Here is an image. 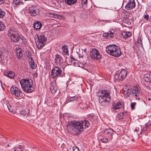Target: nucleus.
I'll return each mask as SVG.
<instances>
[{"mask_svg": "<svg viewBox=\"0 0 151 151\" xmlns=\"http://www.w3.org/2000/svg\"><path fill=\"white\" fill-rule=\"evenodd\" d=\"M148 100L150 101L151 100V99L150 98H148Z\"/></svg>", "mask_w": 151, "mask_h": 151, "instance_id": "5fc2aeb1", "label": "nucleus"}, {"mask_svg": "<svg viewBox=\"0 0 151 151\" xmlns=\"http://www.w3.org/2000/svg\"><path fill=\"white\" fill-rule=\"evenodd\" d=\"M2 104L5 110L7 109V108H8L9 105H10L8 101L6 100H4Z\"/></svg>", "mask_w": 151, "mask_h": 151, "instance_id": "cd10ccee", "label": "nucleus"}, {"mask_svg": "<svg viewBox=\"0 0 151 151\" xmlns=\"http://www.w3.org/2000/svg\"><path fill=\"white\" fill-rule=\"evenodd\" d=\"M113 130L111 128L106 129L104 132V136L106 137L109 138V140H111L113 137L112 135L114 134Z\"/></svg>", "mask_w": 151, "mask_h": 151, "instance_id": "9b49d317", "label": "nucleus"}, {"mask_svg": "<svg viewBox=\"0 0 151 151\" xmlns=\"http://www.w3.org/2000/svg\"><path fill=\"white\" fill-rule=\"evenodd\" d=\"M132 35L131 33L129 32H123L122 33L121 37L124 39L128 38Z\"/></svg>", "mask_w": 151, "mask_h": 151, "instance_id": "6ab92c4d", "label": "nucleus"}, {"mask_svg": "<svg viewBox=\"0 0 151 151\" xmlns=\"http://www.w3.org/2000/svg\"><path fill=\"white\" fill-rule=\"evenodd\" d=\"M111 140H109V138H104L101 139L100 140V141L103 143H107L111 141Z\"/></svg>", "mask_w": 151, "mask_h": 151, "instance_id": "4c0bfd02", "label": "nucleus"}, {"mask_svg": "<svg viewBox=\"0 0 151 151\" xmlns=\"http://www.w3.org/2000/svg\"><path fill=\"white\" fill-rule=\"evenodd\" d=\"M150 150H151V148L150 149Z\"/></svg>", "mask_w": 151, "mask_h": 151, "instance_id": "052dcab7", "label": "nucleus"}, {"mask_svg": "<svg viewBox=\"0 0 151 151\" xmlns=\"http://www.w3.org/2000/svg\"><path fill=\"white\" fill-rule=\"evenodd\" d=\"M16 55L17 58L22 60L24 58V56L23 54L22 50L20 48L16 49Z\"/></svg>", "mask_w": 151, "mask_h": 151, "instance_id": "4468645a", "label": "nucleus"}, {"mask_svg": "<svg viewBox=\"0 0 151 151\" xmlns=\"http://www.w3.org/2000/svg\"><path fill=\"white\" fill-rule=\"evenodd\" d=\"M6 0H0V3L1 4L6 2Z\"/></svg>", "mask_w": 151, "mask_h": 151, "instance_id": "de8ad7c7", "label": "nucleus"}, {"mask_svg": "<svg viewBox=\"0 0 151 151\" xmlns=\"http://www.w3.org/2000/svg\"><path fill=\"white\" fill-rule=\"evenodd\" d=\"M122 103L119 101L113 106V109L114 110L119 109L122 107Z\"/></svg>", "mask_w": 151, "mask_h": 151, "instance_id": "5701e85b", "label": "nucleus"}, {"mask_svg": "<svg viewBox=\"0 0 151 151\" xmlns=\"http://www.w3.org/2000/svg\"><path fill=\"white\" fill-rule=\"evenodd\" d=\"M82 51H83L85 53H86V48H85L83 49H82Z\"/></svg>", "mask_w": 151, "mask_h": 151, "instance_id": "09e8293b", "label": "nucleus"}, {"mask_svg": "<svg viewBox=\"0 0 151 151\" xmlns=\"http://www.w3.org/2000/svg\"><path fill=\"white\" fill-rule=\"evenodd\" d=\"M77 97L76 96H73L71 97L70 99H68L65 102V103H68V102L70 101H76L77 100Z\"/></svg>", "mask_w": 151, "mask_h": 151, "instance_id": "c756f323", "label": "nucleus"}, {"mask_svg": "<svg viewBox=\"0 0 151 151\" xmlns=\"http://www.w3.org/2000/svg\"><path fill=\"white\" fill-rule=\"evenodd\" d=\"M7 147H9V145H7Z\"/></svg>", "mask_w": 151, "mask_h": 151, "instance_id": "13d9d810", "label": "nucleus"}, {"mask_svg": "<svg viewBox=\"0 0 151 151\" xmlns=\"http://www.w3.org/2000/svg\"><path fill=\"white\" fill-rule=\"evenodd\" d=\"M144 79L147 82L151 83V73H147L145 74Z\"/></svg>", "mask_w": 151, "mask_h": 151, "instance_id": "412c9836", "label": "nucleus"}, {"mask_svg": "<svg viewBox=\"0 0 151 151\" xmlns=\"http://www.w3.org/2000/svg\"><path fill=\"white\" fill-rule=\"evenodd\" d=\"M106 51L108 54L116 57H119L121 54L119 47L114 45L107 46L106 47Z\"/></svg>", "mask_w": 151, "mask_h": 151, "instance_id": "7ed1b4c3", "label": "nucleus"}, {"mask_svg": "<svg viewBox=\"0 0 151 151\" xmlns=\"http://www.w3.org/2000/svg\"><path fill=\"white\" fill-rule=\"evenodd\" d=\"M73 151H79L78 148L76 146L73 147Z\"/></svg>", "mask_w": 151, "mask_h": 151, "instance_id": "c03bdc74", "label": "nucleus"}, {"mask_svg": "<svg viewBox=\"0 0 151 151\" xmlns=\"http://www.w3.org/2000/svg\"><path fill=\"white\" fill-rule=\"evenodd\" d=\"M65 75V73L60 68L55 66L52 70L50 76L53 78H55L58 77H63Z\"/></svg>", "mask_w": 151, "mask_h": 151, "instance_id": "423d86ee", "label": "nucleus"}, {"mask_svg": "<svg viewBox=\"0 0 151 151\" xmlns=\"http://www.w3.org/2000/svg\"><path fill=\"white\" fill-rule=\"evenodd\" d=\"M145 126L146 127V128H147L148 127V124H145Z\"/></svg>", "mask_w": 151, "mask_h": 151, "instance_id": "3c124183", "label": "nucleus"}, {"mask_svg": "<svg viewBox=\"0 0 151 151\" xmlns=\"http://www.w3.org/2000/svg\"><path fill=\"white\" fill-rule=\"evenodd\" d=\"M50 89L52 93H55L57 90V87L55 82H52L51 83L50 86Z\"/></svg>", "mask_w": 151, "mask_h": 151, "instance_id": "a211bd4d", "label": "nucleus"}, {"mask_svg": "<svg viewBox=\"0 0 151 151\" xmlns=\"http://www.w3.org/2000/svg\"><path fill=\"white\" fill-rule=\"evenodd\" d=\"M81 3L82 5L84 7L87 6V0H81Z\"/></svg>", "mask_w": 151, "mask_h": 151, "instance_id": "58836bf2", "label": "nucleus"}, {"mask_svg": "<svg viewBox=\"0 0 151 151\" xmlns=\"http://www.w3.org/2000/svg\"><path fill=\"white\" fill-rule=\"evenodd\" d=\"M135 6L134 0H129L128 2L125 6V8L127 10H129L134 8Z\"/></svg>", "mask_w": 151, "mask_h": 151, "instance_id": "2eb2a0df", "label": "nucleus"}, {"mask_svg": "<svg viewBox=\"0 0 151 151\" xmlns=\"http://www.w3.org/2000/svg\"><path fill=\"white\" fill-rule=\"evenodd\" d=\"M8 34L12 41L15 42H18L20 41L22 42V39L19 34H17L15 29H14L10 28L8 30Z\"/></svg>", "mask_w": 151, "mask_h": 151, "instance_id": "20e7f679", "label": "nucleus"}, {"mask_svg": "<svg viewBox=\"0 0 151 151\" xmlns=\"http://www.w3.org/2000/svg\"><path fill=\"white\" fill-rule=\"evenodd\" d=\"M55 16H56L57 15H54L52 14V16H51V17L55 18L56 17H55Z\"/></svg>", "mask_w": 151, "mask_h": 151, "instance_id": "8fccbe9b", "label": "nucleus"}, {"mask_svg": "<svg viewBox=\"0 0 151 151\" xmlns=\"http://www.w3.org/2000/svg\"><path fill=\"white\" fill-rule=\"evenodd\" d=\"M150 20L151 21V16L150 17Z\"/></svg>", "mask_w": 151, "mask_h": 151, "instance_id": "6e6d98bb", "label": "nucleus"}, {"mask_svg": "<svg viewBox=\"0 0 151 151\" xmlns=\"http://www.w3.org/2000/svg\"><path fill=\"white\" fill-rule=\"evenodd\" d=\"M33 26L35 29L37 30L41 28L42 27V24L40 22L36 21L34 23Z\"/></svg>", "mask_w": 151, "mask_h": 151, "instance_id": "aec40b11", "label": "nucleus"}, {"mask_svg": "<svg viewBox=\"0 0 151 151\" xmlns=\"http://www.w3.org/2000/svg\"><path fill=\"white\" fill-rule=\"evenodd\" d=\"M78 108L81 109H86L88 108V106L86 103H80L78 104Z\"/></svg>", "mask_w": 151, "mask_h": 151, "instance_id": "b1692460", "label": "nucleus"}, {"mask_svg": "<svg viewBox=\"0 0 151 151\" xmlns=\"http://www.w3.org/2000/svg\"><path fill=\"white\" fill-rule=\"evenodd\" d=\"M110 101H106V99H102L99 98V102L101 103V105L103 106L108 105Z\"/></svg>", "mask_w": 151, "mask_h": 151, "instance_id": "4be33fe9", "label": "nucleus"}, {"mask_svg": "<svg viewBox=\"0 0 151 151\" xmlns=\"http://www.w3.org/2000/svg\"><path fill=\"white\" fill-rule=\"evenodd\" d=\"M78 66H80V65H79Z\"/></svg>", "mask_w": 151, "mask_h": 151, "instance_id": "bf43d9fd", "label": "nucleus"}, {"mask_svg": "<svg viewBox=\"0 0 151 151\" xmlns=\"http://www.w3.org/2000/svg\"><path fill=\"white\" fill-rule=\"evenodd\" d=\"M74 12L73 11L68 12H67V14L68 16H72L74 14Z\"/></svg>", "mask_w": 151, "mask_h": 151, "instance_id": "37998d69", "label": "nucleus"}, {"mask_svg": "<svg viewBox=\"0 0 151 151\" xmlns=\"http://www.w3.org/2000/svg\"><path fill=\"white\" fill-rule=\"evenodd\" d=\"M117 116L119 119H123L124 117V113H122L119 114Z\"/></svg>", "mask_w": 151, "mask_h": 151, "instance_id": "ea45409f", "label": "nucleus"}, {"mask_svg": "<svg viewBox=\"0 0 151 151\" xmlns=\"http://www.w3.org/2000/svg\"><path fill=\"white\" fill-rule=\"evenodd\" d=\"M10 91L12 94L16 96L19 97H22V93L20 92V91L16 86H12L10 89Z\"/></svg>", "mask_w": 151, "mask_h": 151, "instance_id": "9d476101", "label": "nucleus"}, {"mask_svg": "<svg viewBox=\"0 0 151 151\" xmlns=\"http://www.w3.org/2000/svg\"><path fill=\"white\" fill-rule=\"evenodd\" d=\"M83 56H84V55L83 54V52L82 51L81 52V51H80L78 53V56H79V57L80 58H83Z\"/></svg>", "mask_w": 151, "mask_h": 151, "instance_id": "79ce46f5", "label": "nucleus"}, {"mask_svg": "<svg viewBox=\"0 0 151 151\" xmlns=\"http://www.w3.org/2000/svg\"><path fill=\"white\" fill-rule=\"evenodd\" d=\"M89 125V122L87 120L81 122L74 121H70L68 123L67 128L70 134L77 135L80 134L84 128L88 127Z\"/></svg>", "mask_w": 151, "mask_h": 151, "instance_id": "f257e3e1", "label": "nucleus"}, {"mask_svg": "<svg viewBox=\"0 0 151 151\" xmlns=\"http://www.w3.org/2000/svg\"><path fill=\"white\" fill-rule=\"evenodd\" d=\"M5 27L4 24V23L0 20V32L4 30Z\"/></svg>", "mask_w": 151, "mask_h": 151, "instance_id": "e433bc0d", "label": "nucleus"}, {"mask_svg": "<svg viewBox=\"0 0 151 151\" xmlns=\"http://www.w3.org/2000/svg\"><path fill=\"white\" fill-rule=\"evenodd\" d=\"M26 53L27 56L29 60H31V59H32V60L33 59V58L32 57V53L31 52L28 51H27Z\"/></svg>", "mask_w": 151, "mask_h": 151, "instance_id": "c9c22d12", "label": "nucleus"}, {"mask_svg": "<svg viewBox=\"0 0 151 151\" xmlns=\"http://www.w3.org/2000/svg\"><path fill=\"white\" fill-rule=\"evenodd\" d=\"M21 88L27 93H31L35 91L32 81L30 79H23L20 81Z\"/></svg>", "mask_w": 151, "mask_h": 151, "instance_id": "f03ea898", "label": "nucleus"}, {"mask_svg": "<svg viewBox=\"0 0 151 151\" xmlns=\"http://www.w3.org/2000/svg\"><path fill=\"white\" fill-rule=\"evenodd\" d=\"M54 62L56 65L59 66H61L64 64L63 60L62 59V57L59 55H55Z\"/></svg>", "mask_w": 151, "mask_h": 151, "instance_id": "f8f14e48", "label": "nucleus"}, {"mask_svg": "<svg viewBox=\"0 0 151 151\" xmlns=\"http://www.w3.org/2000/svg\"><path fill=\"white\" fill-rule=\"evenodd\" d=\"M137 131V128H136L135 129V131Z\"/></svg>", "mask_w": 151, "mask_h": 151, "instance_id": "864d4df0", "label": "nucleus"}, {"mask_svg": "<svg viewBox=\"0 0 151 151\" xmlns=\"http://www.w3.org/2000/svg\"><path fill=\"white\" fill-rule=\"evenodd\" d=\"M149 16L148 14L144 15V18L145 19H146L147 21H148L149 19Z\"/></svg>", "mask_w": 151, "mask_h": 151, "instance_id": "a18cd8bd", "label": "nucleus"}, {"mask_svg": "<svg viewBox=\"0 0 151 151\" xmlns=\"http://www.w3.org/2000/svg\"><path fill=\"white\" fill-rule=\"evenodd\" d=\"M4 74L6 76L10 78H13L14 76V73L12 71H9L6 72L4 73Z\"/></svg>", "mask_w": 151, "mask_h": 151, "instance_id": "393cba45", "label": "nucleus"}, {"mask_svg": "<svg viewBox=\"0 0 151 151\" xmlns=\"http://www.w3.org/2000/svg\"><path fill=\"white\" fill-rule=\"evenodd\" d=\"M127 71L124 69L121 70L119 73H116L114 75V78L122 81L127 76Z\"/></svg>", "mask_w": 151, "mask_h": 151, "instance_id": "6e6552de", "label": "nucleus"}, {"mask_svg": "<svg viewBox=\"0 0 151 151\" xmlns=\"http://www.w3.org/2000/svg\"><path fill=\"white\" fill-rule=\"evenodd\" d=\"M140 98H138V100H140Z\"/></svg>", "mask_w": 151, "mask_h": 151, "instance_id": "4d7b16f0", "label": "nucleus"}, {"mask_svg": "<svg viewBox=\"0 0 151 151\" xmlns=\"http://www.w3.org/2000/svg\"><path fill=\"white\" fill-rule=\"evenodd\" d=\"M65 2L68 5H71L75 4L77 0H65Z\"/></svg>", "mask_w": 151, "mask_h": 151, "instance_id": "bb28decb", "label": "nucleus"}, {"mask_svg": "<svg viewBox=\"0 0 151 151\" xmlns=\"http://www.w3.org/2000/svg\"><path fill=\"white\" fill-rule=\"evenodd\" d=\"M27 111H26L25 110H22L20 111L19 113L21 115H22L23 116H25L26 114H27L28 115H29L28 113H29V109H27Z\"/></svg>", "mask_w": 151, "mask_h": 151, "instance_id": "7c9ffc66", "label": "nucleus"}, {"mask_svg": "<svg viewBox=\"0 0 151 151\" xmlns=\"http://www.w3.org/2000/svg\"><path fill=\"white\" fill-rule=\"evenodd\" d=\"M63 51V54L65 55H68V51L67 47L65 46H64L62 47Z\"/></svg>", "mask_w": 151, "mask_h": 151, "instance_id": "473e14b6", "label": "nucleus"}, {"mask_svg": "<svg viewBox=\"0 0 151 151\" xmlns=\"http://www.w3.org/2000/svg\"><path fill=\"white\" fill-rule=\"evenodd\" d=\"M7 109L9 110L10 112H11L12 113L14 114L16 112L15 108L10 104L9 105Z\"/></svg>", "mask_w": 151, "mask_h": 151, "instance_id": "c85d7f7f", "label": "nucleus"}, {"mask_svg": "<svg viewBox=\"0 0 151 151\" xmlns=\"http://www.w3.org/2000/svg\"><path fill=\"white\" fill-rule=\"evenodd\" d=\"M114 32L115 31L113 29H111L108 32L104 33L103 36L105 38L113 37L114 35Z\"/></svg>", "mask_w": 151, "mask_h": 151, "instance_id": "dca6fc26", "label": "nucleus"}, {"mask_svg": "<svg viewBox=\"0 0 151 151\" xmlns=\"http://www.w3.org/2000/svg\"><path fill=\"white\" fill-rule=\"evenodd\" d=\"M29 12L31 16H35L39 14L40 11L39 9L36 7L33 6L29 8Z\"/></svg>", "mask_w": 151, "mask_h": 151, "instance_id": "ddd939ff", "label": "nucleus"}, {"mask_svg": "<svg viewBox=\"0 0 151 151\" xmlns=\"http://www.w3.org/2000/svg\"><path fill=\"white\" fill-rule=\"evenodd\" d=\"M38 40L36 42L37 46L38 48H41L44 45L47 38L44 35H37Z\"/></svg>", "mask_w": 151, "mask_h": 151, "instance_id": "0eeeda50", "label": "nucleus"}, {"mask_svg": "<svg viewBox=\"0 0 151 151\" xmlns=\"http://www.w3.org/2000/svg\"><path fill=\"white\" fill-rule=\"evenodd\" d=\"M29 67L32 69H34L36 68V65L33 59L29 61Z\"/></svg>", "mask_w": 151, "mask_h": 151, "instance_id": "a878e982", "label": "nucleus"}, {"mask_svg": "<svg viewBox=\"0 0 151 151\" xmlns=\"http://www.w3.org/2000/svg\"><path fill=\"white\" fill-rule=\"evenodd\" d=\"M126 90V91H124V94L126 96H129L131 92V88L130 89L129 88H125Z\"/></svg>", "mask_w": 151, "mask_h": 151, "instance_id": "2f4dec72", "label": "nucleus"}, {"mask_svg": "<svg viewBox=\"0 0 151 151\" xmlns=\"http://www.w3.org/2000/svg\"><path fill=\"white\" fill-rule=\"evenodd\" d=\"M136 104V102H132L131 104V108L132 110L135 109V106Z\"/></svg>", "mask_w": 151, "mask_h": 151, "instance_id": "a19ab883", "label": "nucleus"}, {"mask_svg": "<svg viewBox=\"0 0 151 151\" xmlns=\"http://www.w3.org/2000/svg\"><path fill=\"white\" fill-rule=\"evenodd\" d=\"M98 94L99 98L106 99V101H110V92L107 87H105L99 90Z\"/></svg>", "mask_w": 151, "mask_h": 151, "instance_id": "39448f33", "label": "nucleus"}, {"mask_svg": "<svg viewBox=\"0 0 151 151\" xmlns=\"http://www.w3.org/2000/svg\"><path fill=\"white\" fill-rule=\"evenodd\" d=\"M140 90L138 86L134 87L132 89V95L133 96H137L139 93Z\"/></svg>", "mask_w": 151, "mask_h": 151, "instance_id": "f3484780", "label": "nucleus"}, {"mask_svg": "<svg viewBox=\"0 0 151 151\" xmlns=\"http://www.w3.org/2000/svg\"><path fill=\"white\" fill-rule=\"evenodd\" d=\"M137 42L138 43L142 45V39H141L140 38L138 39Z\"/></svg>", "mask_w": 151, "mask_h": 151, "instance_id": "49530a36", "label": "nucleus"}, {"mask_svg": "<svg viewBox=\"0 0 151 151\" xmlns=\"http://www.w3.org/2000/svg\"><path fill=\"white\" fill-rule=\"evenodd\" d=\"M90 55L92 59L96 60H100L101 58V55L99 51L96 49H93L91 51Z\"/></svg>", "mask_w": 151, "mask_h": 151, "instance_id": "1a4fd4ad", "label": "nucleus"}, {"mask_svg": "<svg viewBox=\"0 0 151 151\" xmlns=\"http://www.w3.org/2000/svg\"><path fill=\"white\" fill-rule=\"evenodd\" d=\"M5 12L0 9V18H3L5 17Z\"/></svg>", "mask_w": 151, "mask_h": 151, "instance_id": "f704fd0d", "label": "nucleus"}, {"mask_svg": "<svg viewBox=\"0 0 151 151\" xmlns=\"http://www.w3.org/2000/svg\"><path fill=\"white\" fill-rule=\"evenodd\" d=\"M13 3L14 4L15 6H18L20 4H22L23 3L20 1V0H13Z\"/></svg>", "mask_w": 151, "mask_h": 151, "instance_id": "72a5a7b5", "label": "nucleus"}, {"mask_svg": "<svg viewBox=\"0 0 151 151\" xmlns=\"http://www.w3.org/2000/svg\"><path fill=\"white\" fill-rule=\"evenodd\" d=\"M72 62H73V63H74V65H76V62H73V60ZM76 66H77V65H76Z\"/></svg>", "mask_w": 151, "mask_h": 151, "instance_id": "603ef678", "label": "nucleus"}]
</instances>
